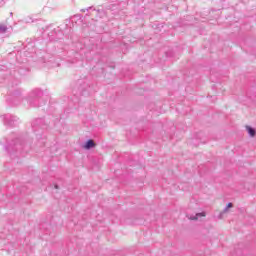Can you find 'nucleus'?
Instances as JSON below:
<instances>
[{
  "mask_svg": "<svg viewBox=\"0 0 256 256\" xmlns=\"http://www.w3.org/2000/svg\"><path fill=\"white\" fill-rule=\"evenodd\" d=\"M4 121L6 123V125H10V127L15 126V122H17V117L7 114L4 117Z\"/></svg>",
  "mask_w": 256,
  "mask_h": 256,
  "instance_id": "nucleus-1",
  "label": "nucleus"
},
{
  "mask_svg": "<svg viewBox=\"0 0 256 256\" xmlns=\"http://www.w3.org/2000/svg\"><path fill=\"white\" fill-rule=\"evenodd\" d=\"M207 213L206 212H200V213H196L195 215H188V219L190 221H198L199 218L201 217H206Z\"/></svg>",
  "mask_w": 256,
  "mask_h": 256,
  "instance_id": "nucleus-2",
  "label": "nucleus"
},
{
  "mask_svg": "<svg viewBox=\"0 0 256 256\" xmlns=\"http://www.w3.org/2000/svg\"><path fill=\"white\" fill-rule=\"evenodd\" d=\"M13 149H15V151H21L23 149V144H21V142H18V143L14 144V147L9 146L8 153H10V155H11V151H13Z\"/></svg>",
  "mask_w": 256,
  "mask_h": 256,
  "instance_id": "nucleus-3",
  "label": "nucleus"
},
{
  "mask_svg": "<svg viewBox=\"0 0 256 256\" xmlns=\"http://www.w3.org/2000/svg\"><path fill=\"white\" fill-rule=\"evenodd\" d=\"M231 207H233V203H228V205L223 209V211L222 212H220V214H219V219H223V214L224 213H228L229 212V209H231Z\"/></svg>",
  "mask_w": 256,
  "mask_h": 256,
  "instance_id": "nucleus-4",
  "label": "nucleus"
},
{
  "mask_svg": "<svg viewBox=\"0 0 256 256\" xmlns=\"http://www.w3.org/2000/svg\"><path fill=\"white\" fill-rule=\"evenodd\" d=\"M95 147V141L93 140H88L86 144L84 145V149H93Z\"/></svg>",
  "mask_w": 256,
  "mask_h": 256,
  "instance_id": "nucleus-5",
  "label": "nucleus"
},
{
  "mask_svg": "<svg viewBox=\"0 0 256 256\" xmlns=\"http://www.w3.org/2000/svg\"><path fill=\"white\" fill-rule=\"evenodd\" d=\"M246 130L248 131V134L250 135V137H255V135H256L255 128H253L251 126H246Z\"/></svg>",
  "mask_w": 256,
  "mask_h": 256,
  "instance_id": "nucleus-6",
  "label": "nucleus"
},
{
  "mask_svg": "<svg viewBox=\"0 0 256 256\" xmlns=\"http://www.w3.org/2000/svg\"><path fill=\"white\" fill-rule=\"evenodd\" d=\"M8 30H9V28L7 27V25L0 24V35L7 33Z\"/></svg>",
  "mask_w": 256,
  "mask_h": 256,
  "instance_id": "nucleus-7",
  "label": "nucleus"
},
{
  "mask_svg": "<svg viewBox=\"0 0 256 256\" xmlns=\"http://www.w3.org/2000/svg\"><path fill=\"white\" fill-rule=\"evenodd\" d=\"M33 95H34L35 97H40V96L43 95V92H41V90H35V91L33 92Z\"/></svg>",
  "mask_w": 256,
  "mask_h": 256,
  "instance_id": "nucleus-8",
  "label": "nucleus"
},
{
  "mask_svg": "<svg viewBox=\"0 0 256 256\" xmlns=\"http://www.w3.org/2000/svg\"><path fill=\"white\" fill-rule=\"evenodd\" d=\"M39 122H41V119H38V120L35 121V123H39Z\"/></svg>",
  "mask_w": 256,
  "mask_h": 256,
  "instance_id": "nucleus-9",
  "label": "nucleus"
},
{
  "mask_svg": "<svg viewBox=\"0 0 256 256\" xmlns=\"http://www.w3.org/2000/svg\"><path fill=\"white\" fill-rule=\"evenodd\" d=\"M26 23H31V20H27V19H26Z\"/></svg>",
  "mask_w": 256,
  "mask_h": 256,
  "instance_id": "nucleus-10",
  "label": "nucleus"
},
{
  "mask_svg": "<svg viewBox=\"0 0 256 256\" xmlns=\"http://www.w3.org/2000/svg\"><path fill=\"white\" fill-rule=\"evenodd\" d=\"M55 189H59V186L55 185Z\"/></svg>",
  "mask_w": 256,
  "mask_h": 256,
  "instance_id": "nucleus-11",
  "label": "nucleus"
},
{
  "mask_svg": "<svg viewBox=\"0 0 256 256\" xmlns=\"http://www.w3.org/2000/svg\"><path fill=\"white\" fill-rule=\"evenodd\" d=\"M81 11H82V13H85V9H82Z\"/></svg>",
  "mask_w": 256,
  "mask_h": 256,
  "instance_id": "nucleus-12",
  "label": "nucleus"
},
{
  "mask_svg": "<svg viewBox=\"0 0 256 256\" xmlns=\"http://www.w3.org/2000/svg\"><path fill=\"white\" fill-rule=\"evenodd\" d=\"M10 17H13V14H12V12L10 13Z\"/></svg>",
  "mask_w": 256,
  "mask_h": 256,
  "instance_id": "nucleus-13",
  "label": "nucleus"
},
{
  "mask_svg": "<svg viewBox=\"0 0 256 256\" xmlns=\"http://www.w3.org/2000/svg\"><path fill=\"white\" fill-rule=\"evenodd\" d=\"M89 9H91V7H89L88 9H86V11H89Z\"/></svg>",
  "mask_w": 256,
  "mask_h": 256,
  "instance_id": "nucleus-14",
  "label": "nucleus"
},
{
  "mask_svg": "<svg viewBox=\"0 0 256 256\" xmlns=\"http://www.w3.org/2000/svg\"><path fill=\"white\" fill-rule=\"evenodd\" d=\"M33 125H35V122H33Z\"/></svg>",
  "mask_w": 256,
  "mask_h": 256,
  "instance_id": "nucleus-15",
  "label": "nucleus"
}]
</instances>
